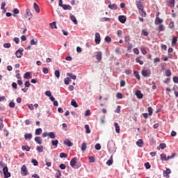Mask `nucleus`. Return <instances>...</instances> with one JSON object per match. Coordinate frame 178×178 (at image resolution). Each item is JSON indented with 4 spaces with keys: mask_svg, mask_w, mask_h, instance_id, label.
I'll return each instance as SVG.
<instances>
[{
    "mask_svg": "<svg viewBox=\"0 0 178 178\" xmlns=\"http://www.w3.org/2000/svg\"><path fill=\"white\" fill-rule=\"evenodd\" d=\"M147 111H148V112H149V116H152V112H153L152 108V107H149V108H147Z\"/></svg>",
    "mask_w": 178,
    "mask_h": 178,
    "instance_id": "obj_48",
    "label": "nucleus"
},
{
    "mask_svg": "<svg viewBox=\"0 0 178 178\" xmlns=\"http://www.w3.org/2000/svg\"><path fill=\"white\" fill-rule=\"evenodd\" d=\"M38 44V40L37 38H33L30 41L31 45H37Z\"/></svg>",
    "mask_w": 178,
    "mask_h": 178,
    "instance_id": "obj_14",
    "label": "nucleus"
},
{
    "mask_svg": "<svg viewBox=\"0 0 178 178\" xmlns=\"http://www.w3.org/2000/svg\"><path fill=\"white\" fill-rule=\"evenodd\" d=\"M140 14L143 17H145V16H146V13H145L144 9L142 10H140Z\"/></svg>",
    "mask_w": 178,
    "mask_h": 178,
    "instance_id": "obj_55",
    "label": "nucleus"
},
{
    "mask_svg": "<svg viewBox=\"0 0 178 178\" xmlns=\"http://www.w3.org/2000/svg\"><path fill=\"white\" fill-rule=\"evenodd\" d=\"M89 162H90V163H94V162H95V159H94V156L89 157Z\"/></svg>",
    "mask_w": 178,
    "mask_h": 178,
    "instance_id": "obj_46",
    "label": "nucleus"
},
{
    "mask_svg": "<svg viewBox=\"0 0 178 178\" xmlns=\"http://www.w3.org/2000/svg\"><path fill=\"white\" fill-rule=\"evenodd\" d=\"M59 141L58 140H52L51 141V144L52 145H54V147H58V144Z\"/></svg>",
    "mask_w": 178,
    "mask_h": 178,
    "instance_id": "obj_35",
    "label": "nucleus"
},
{
    "mask_svg": "<svg viewBox=\"0 0 178 178\" xmlns=\"http://www.w3.org/2000/svg\"><path fill=\"white\" fill-rule=\"evenodd\" d=\"M133 51L134 52V54H136V55H138V54H140V51H138V49L137 48H134Z\"/></svg>",
    "mask_w": 178,
    "mask_h": 178,
    "instance_id": "obj_57",
    "label": "nucleus"
},
{
    "mask_svg": "<svg viewBox=\"0 0 178 178\" xmlns=\"http://www.w3.org/2000/svg\"><path fill=\"white\" fill-rule=\"evenodd\" d=\"M142 74L143 77H149L151 74V71H149V70H143Z\"/></svg>",
    "mask_w": 178,
    "mask_h": 178,
    "instance_id": "obj_3",
    "label": "nucleus"
},
{
    "mask_svg": "<svg viewBox=\"0 0 178 178\" xmlns=\"http://www.w3.org/2000/svg\"><path fill=\"white\" fill-rule=\"evenodd\" d=\"M118 20L120 23H126V17H124V15H120L118 17Z\"/></svg>",
    "mask_w": 178,
    "mask_h": 178,
    "instance_id": "obj_11",
    "label": "nucleus"
},
{
    "mask_svg": "<svg viewBox=\"0 0 178 178\" xmlns=\"http://www.w3.org/2000/svg\"><path fill=\"white\" fill-rule=\"evenodd\" d=\"M170 173H172V171L170 170V169L168 168L166 170H164L163 172V175L164 176V177H170L169 175H170Z\"/></svg>",
    "mask_w": 178,
    "mask_h": 178,
    "instance_id": "obj_9",
    "label": "nucleus"
},
{
    "mask_svg": "<svg viewBox=\"0 0 178 178\" xmlns=\"http://www.w3.org/2000/svg\"><path fill=\"white\" fill-rule=\"evenodd\" d=\"M64 144L65 145H67V147L73 146V143H72V142H70L69 139H66L65 140H64Z\"/></svg>",
    "mask_w": 178,
    "mask_h": 178,
    "instance_id": "obj_13",
    "label": "nucleus"
},
{
    "mask_svg": "<svg viewBox=\"0 0 178 178\" xmlns=\"http://www.w3.org/2000/svg\"><path fill=\"white\" fill-rule=\"evenodd\" d=\"M114 126L116 133H120V127H119V124H118V122H115Z\"/></svg>",
    "mask_w": 178,
    "mask_h": 178,
    "instance_id": "obj_17",
    "label": "nucleus"
},
{
    "mask_svg": "<svg viewBox=\"0 0 178 178\" xmlns=\"http://www.w3.org/2000/svg\"><path fill=\"white\" fill-rule=\"evenodd\" d=\"M36 149L39 152H44V147L43 146H37Z\"/></svg>",
    "mask_w": 178,
    "mask_h": 178,
    "instance_id": "obj_29",
    "label": "nucleus"
},
{
    "mask_svg": "<svg viewBox=\"0 0 178 178\" xmlns=\"http://www.w3.org/2000/svg\"><path fill=\"white\" fill-rule=\"evenodd\" d=\"M67 76H68V77H70V79H72V80H76V75L73 74L72 73H67Z\"/></svg>",
    "mask_w": 178,
    "mask_h": 178,
    "instance_id": "obj_22",
    "label": "nucleus"
},
{
    "mask_svg": "<svg viewBox=\"0 0 178 178\" xmlns=\"http://www.w3.org/2000/svg\"><path fill=\"white\" fill-rule=\"evenodd\" d=\"M96 59L98 60V62H101L102 60V52H96Z\"/></svg>",
    "mask_w": 178,
    "mask_h": 178,
    "instance_id": "obj_5",
    "label": "nucleus"
},
{
    "mask_svg": "<svg viewBox=\"0 0 178 178\" xmlns=\"http://www.w3.org/2000/svg\"><path fill=\"white\" fill-rule=\"evenodd\" d=\"M43 73H44V74H48L49 70L48 68L47 67H44L42 70Z\"/></svg>",
    "mask_w": 178,
    "mask_h": 178,
    "instance_id": "obj_56",
    "label": "nucleus"
},
{
    "mask_svg": "<svg viewBox=\"0 0 178 178\" xmlns=\"http://www.w3.org/2000/svg\"><path fill=\"white\" fill-rule=\"evenodd\" d=\"M48 136H49L50 138H55V137H56V136L55 135V133L54 132H49L48 134Z\"/></svg>",
    "mask_w": 178,
    "mask_h": 178,
    "instance_id": "obj_31",
    "label": "nucleus"
},
{
    "mask_svg": "<svg viewBox=\"0 0 178 178\" xmlns=\"http://www.w3.org/2000/svg\"><path fill=\"white\" fill-rule=\"evenodd\" d=\"M13 41L17 44H19L20 39H19V38H14Z\"/></svg>",
    "mask_w": 178,
    "mask_h": 178,
    "instance_id": "obj_60",
    "label": "nucleus"
},
{
    "mask_svg": "<svg viewBox=\"0 0 178 178\" xmlns=\"http://www.w3.org/2000/svg\"><path fill=\"white\" fill-rule=\"evenodd\" d=\"M10 108H15V102H10L9 104Z\"/></svg>",
    "mask_w": 178,
    "mask_h": 178,
    "instance_id": "obj_61",
    "label": "nucleus"
},
{
    "mask_svg": "<svg viewBox=\"0 0 178 178\" xmlns=\"http://www.w3.org/2000/svg\"><path fill=\"white\" fill-rule=\"evenodd\" d=\"M71 105L72 106H74V108H78L79 107V104H77V102H76V101H74V99L72 100Z\"/></svg>",
    "mask_w": 178,
    "mask_h": 178,
    "instance_id": "obj_26",
    "label": "nucleus"
},
{
    "mask_svg": "<svg viewBox=\"0 0 178 178\" xmlns=\"http://www.w3.org/2000/svg\"><path fill=\"white\" fill-rule=\"evenodd\" d=\"M70 17L72 22H73L74 24H77V19H76V17L74 15L70 14Z\"/></svg>",
    "mask_w": 178,
    "mask_h": 178,
    "instance_id": "obj_16",
    "label": "nucleus"
},
{
    "mask_svg": "<svg viewBox=\"0 0 178 178\" xmlns=\"http://www.w3.org/2000/svg\"><path fill=\"white\" fill-rule=\"evenodd\" d=\"M95 42L97 44H99V42H101V35H99V33H95Z\"/></svg>",
    "mask_w": 178,
    "mask_h": 178,
    "instance_id": "obj_4",
    "label": "nucleus"
},
{
    "mask_svg": "<svg viewBox=\"0 0 178 178\" xmlns=\"http://www.w3.org/2000/svg\"><path fill=\"white\" fill-rule=\"evenodd\" d=\"M143 144H144V142H143V139H139L136 142V145H138V147H143Z\"/></svg>",
    "mask_w": 178,
    "mask_h": 178,
    "instance_id": "obj_25",
    "label": "nucleus"
},
{
    "mask_svg": "<svg viewBox=\"0 0 178 178\" xmlns=\"http://www.w3.org/2000/svg\"><path fill=\"white\" fill-rule=\"evenodd\" d=\"M15 55H16L17 58H22L23 56V49H18L15 52Z\"/></svg>",
    "mask_w": 178,
    "mask_h": 178,
    "instance_id": "obj_8",
    "label": "nucleus"
},
{
    "mask_svg": "<svg viewBox=\"0 0 178 178\" xmlns=\"http://www.w3.org/2000/svg\"><path fill=\"white\" fill-rule=\"evenodd\" d=\"M67 154L66 153H60V158H67Z\"/></svg>",
    "mask_w": 178,
    "mask_h": 178,
    "instance_id": "obj_50",
    "label": "nucleus"
},
{
    "mask_svg": "<svg viewBox=\"0 0 178 178\" xmlns=\"http://www.w3.org/2000/svg\"><path fill=\"white\" fill-rule=\"evenodd\" d=\"M141 57H138L136 58V62H137L138 63H140V65H144V62H143L142 60H140Z\"/></svg>",
    "mask_w": 178,
    "mask_h": 178,
    "instance_id": "obj_39",
    "label": "nucleus"
},
{
    "mask_svg": "<svg viewBox=\"0 0 178 178\" xmlns=\"http://www.w3.org/2000/svg\"><path fill=\"white\" fill-rule=\"evenodd\" d=\"M24 138H25V140H31V138H33V134H25Z\"/></svg>",
    "mask_w": 178,
    "mask_h": 178,
    "instance_id": "obj_19",
    "label": "nucleus"
},
{
    "mask_svg": "<svg viewBox=\"0 0 178 178\" xmlns=\"http://www.w3.org/2000/svg\"><path fill=\"white\" fill-rule=\"evenodd\" d=\"M165 75L167 76V77L172 76V72H170V70H167L165 71Z\"/></svg>",
    "mask_w": 178,
    "mask_h": 178,
    "instance_id": "obj_42",
    "label": "nucleus"
},
{
    "mask_svg": "<svg viewBox=\"0 0 178 178\" xmlns=\"http://www.w3.org/2000/svg\"><path fill=\"white\" fill-rule=\"evenodd\" d=\"M24 79H30V72H26L24 75Z\"/></svg>",
    "mask_w": 178,
    "mask_h": 178,
    "instance_id": "obj_51",
    "label": "nucleus"
},
{
    "mask_svg": "<svg viewBox=\"0 0 178 178\" xmlns=\"http://www.w3.org/2000/svg\"><path fill=\"white\" fill-rule=\"evenodd\" d=\"M33 8L35 12H37V13H40V7H38V5L37 4V3H33Z\"/></svg>",
    "mask_w": 178,
    "mask_h": 178,
    "instance_id": "obj_21",
    "label": "nucleus"
},
{
    "mask_svg": "<svg viewBox=\"0 0 178 178\" xmlns=\"http://www.w3.org/2000/svg\"><path fill=\"white\" fill-rule=\"evenodd\" d=\"M60 168L63 170L66 169V165L65 164H60Z\"/></svg>",
    "mask_w": 178,
    "mask_h": 178,
    "instance_id": "obj_63",
    "label": "nucleus"
},
{
    "mask_svg": "<svg viewBox=\"0 0 178 178\" xmlns=\"http://www.w3.org/2000/svg\"><path fill=\"white\" fill-rule=\"evenodd\" d=\"M95 148L97 151H99V149H101V144L97 143L95 146Z\"/></svg>",
    "mask_w": 178,
    "mask_h": 178,
    "instance_id": "obj_41",
    "label": "nucleus"
},
{
    "mask_svg": "<svg viewBox=\"0 0 178 178\" xmlns=\"http://www.w3.org/2000/svg\"><path fill=\"white\" fill-rule=\"evenodd\" d=\"M22 148L23 151H28V152L30 151V149H31L30 147L24 146V145H23L22 147Z\"/></svg>",
    "mask_w": 178,
    "mask_h": 178,
    "instance_id": "obj_33",
    "label": "nucleus"
},
{
    "mask_svg": "<svg viewBox=\"0 0 178 178\" xmlns=\"http://www.w3.org/2000/svg\"><path fill=\"white\" fill-rule=\"evenodd\" d=\"M104 40H105L106 42H111V41H112V39L109 36H106Z\"/></svg>",
    "mask_w": 178,
    "mask_h": 178,
    "instance_id": "obj_47",
    "label": "nucleus"
},
{
    "mask_svg": "<svg viewBox=\"0 0 178 178\" xmlns=\"http://www.w3.org/2000/svg\"><path fill=\"white\" fill-rule=\"evenodd\" d=\"M76 157H74L70 161V165L72 166V168H74L76 166Z\"/></svg>",
    "mask_w": 178,
    "mask_h": 178,
    "instance_id": "obj_12",
    "label": "nucleus"
},
{
    "mask_svg": "<svg viewBox=\"0 0 178 178\" xmlns=\"http://www.w3.org/2000/svg\"><path fill=\"white\" fill-rule=\"evenodd\" d=\"M109 20H111V19H110V18H108V17H103V18H102V19H101L102 22H108V21H109Z\"/></svg>",
    "mask_w": 178,
    "mask_h": 178,
    "instance_id": "obj_59",
    "label": "nucleus"
},
{
    "mask_svg": "<svg viewBox=\"0 0 178 178\" xmlns=\"http://www.w3.org/2000/svg\"><path fill=\"white\" fill-rule=\"evenodd\" d=\"M163 20L160 19L159 17H156V21H155V24H161V23H163Z\"/></svg>",
    "mask_w": 178,
    "mask_h": 178,
    "instance_id": "obj_28",
    "label": "nucleus"
},
{
    "mask_svg": "<svg viewBox=\"0 0 178 178\" xmlns=\"http://www.w3.org/2000/svg\"><path fill=\"white\" fill-rule=\"evenodd\" d=\"M70 81V78L67 77L64 79V83L66 86H69V83Z\"/></svg>",
    "mask_w": 178,
    "mask_h": 178,
    "instance_id": "obj_34",
    "label": "nucleus"
},
{
    "mask_svg": "<svg viewBox=\"0 0 178 178\" xmlns=\"http://www.w3.org/2000/svg\"><path fill=\"white\" fill-rule=\"evenodd\" d=\"M86 149H87V144H86V143H83L81 145V151L84 152Z\"/></svg>",
    "mask_w": 178,
    "mask_h": 178,
    "instance_id": "obj_30",
    "label": "nucleus"
},
{
    "mask_svg": "<svg viewBox=\"0 0 178 178\" xmlns=\"http://www.w3.org/2000/svg\"><path fill=\"white\" fill-rule=\"evenodd\" d=\"M161 161H167L166 159H167V158H166V154H161Z\"/></svg>",
    "mask_w": 178,
    "mask_h": 178,
    "instance_id": "obj_37",
    "label": "nucleus"
},
{
    "mask_svg": "<svg viewBox=\"0 0 178 178\" xmlns=\"http://www.w3.org/2000/svg\"><path fill=\"white\" fill-rule=\"evenodd\" d=\"M113 163V156H111L109 160L106 162L108 166H111Z\"/></svg>",
    "mask_w": 178,
    "mask_h": 178,
    "instance_id": "obj_18",
    "label": "nucleus"
},
{
    "mask_svg": "<svg viewBox=\"0 0 178 178\" xmlns=\"http://www.w3.org/2000/svg\"><path fill=\"white\" fill-rule=\"evenodd\" d=\"M140 51L143 55H147V50L144 47H141Z\"/></svg>",
    "mask_w": 178,
    "mask_h": 178,
    "instance_id": "obj_49",
    "label": "nucleus"
},
{
    "mask_svg": "<svg viewBox=\"0 0 178 178\" xmlns=\"http://www.w3.org/2000/svg\"><path fill=\"white\" fill-rule=\"evenodd\" d=\"M3 172L4 175V178H9L10 177V172H9V170H8L7 166L3 167Z\"/></svg>",
    "mask_w": 178,
    "mask_h": 178,
    "instance_id": "obj_1",
    "label": "nucleus"
},
{
    "mask_svg": "<svg viewBox=\"0 0 178 178\" xmlns=\"http://www.w3.org/2000/svg\"><path fill=\"white\" fill-rule=\"evenodd\" d=\"M175 156H176V153H173L172 154V156H168V157H167V161H170V159H173V158H175Z\"/></svg>",
    "mask_w": 178,
    "mask_h": 178,
    "instance_id": "obj_40",
    "label": "nucleus"
},
{
    "mask_svg": "<svg viewBox=\"0 0 178 178\" xmlns=\"http://www.w3.org/2000/svg\"><path fill=\"white\" fill-rule=\"evenodd\" d=\"M41 133H42V129L41 128H39L35 130V136H40Z\"/></svg>",
    "mask_w": 178,
    "mask_h": 178,
    "instance_id": "obj_27",
    "label": "nucleus"
},
{
    "mask_svg": "<svg viewBox=\"0 0 178 178\" xmlns=\"http://www.w3.org/2000/svg\"><path fill=\"white\" fill-rule=\"evenodd\" d=\"M54 74L57 79H59V77H60V72H59V70H56Z\"/></svg>",
    "mask_w": 178,
    "mask_h": 178,
    "instance_id": "obj_32",
    "label": "nucleus"
},
{
    "mask_svg": "<svg viewBox=\"0 0 178 178\" xmlns=\"http://www.w3.org/2000/svg\"><path fill=\"white\" fill-rule=\"evenodd\" d=\"M135 95H136L137 98H139V99H143V93H141V91L140 90H136L135 92Z\"/></svg>",
    "mask_w": 178,
    "mask_h": 178,
    "instance_id": "obj_10",
    "label": "nucleus"
},
{
    "mask_svg": "<svg viewBox=\"0 0 178 178\" xmlns=\"http://www.w3.org/2000/svg\"><path fill=\"white\" fill-rule=\"evenodd\" d=\"M26 15L25 17L26 19H29V20H30V19H31V17L33 16V14H31V12L30 11V9H26Z\"/></svg>",
    "mask_w": 178,
    "mask_h": 178,
    "instance_id": "obj_7",
    "label": "nucleus"
},
{
    "mask_svg": "<svg viewBox=\"0 0 178 178\" xmlns=\"http://www.w3.org/2000/svg\"><path fill=\"white\" fill-rule=\"evenodd\" d=\"M44 94H45V95L47 96V97H51L52 96V93L51 92V91H49V90H47V91H46L45 92H44Z\"/></svg>",
    "mask_w": 178,
    "mask_h": 178,
    "instance_id": "obj_44",
    "label": "nucleus"
},
{
    "mask_svg": "<svg viewBox=\"0 0 178 178\" xmlns=\"http://www.w3.org/2000/svg\"><path fill=\"white\" fill-rule=\"evenodd\" d=\"M50 27H51V29H58V26H56V22H54L51 23Z\"/></svg>",
    "mask_w": 178,
    "mask_h": 178,
    "instance_id": "obj_36",
    "label": "nucleus"
},
{
    "mask_svg": "<svg viewBox=\"0 0 178 178\" xmlns=\"http://www.w3.org/2000/svg\"><path fill=\"white\" fill-rule=\"evenodd\" d=\"M32 163L33 164L34 166H38V161L35 159H32Z\"/></svg>",
    "mask_w": 178,
    "mask_h": 178,
    "instance_id": "obj_52",
    "label": "nucleus"
},
{
    "mask_svg": "<svg viewBox=\"0 0 178 178\" xmlns=\"http://www.w3.org/2000/svg\"><path fill=\"white\" fill-rule=\"evenodd\" d=\"M120 106H118L117 109L115 111V113H120Z\"/></svg>",
    "mask_w": 178,
    "mask_h": 178,
    "instance_id": "obj_58",
    "label": "nucleus"
},
{
    "mask_svg": "<svg viewBox=\"0 0 178 178\" xmlns=\"http://www.w3.org/2000/svg\"><path fill=\"white\" fill-rule=\"evenodd\" d=\"M173 81H174V83H178V77L177 76H174L173 77Z\"/></svg>",
    "mask_w": 178,
    "mask_h": 178,
    "instance_id": "obj_64",
    "label": "nucleus"
},
{
    "mask_svg": "<svg viewBox=\"0 0 178 178\" xmlns=\"http://www.w3.org/2000/svg\"><path fill=\"white\" fill-rule=\"evenodd\" d=\"M136 6L138 10H143L144 9V6H143V2H141L140 1H136Z\"/></svg>",
    "mask_w": 178,
    "mask_h": 178,
    "instance_id": "obj_6",
    "label": "nucleus"
},
{
    "mask_svg": "<svg viewBox=\"0 0 178 178\" xmlns=\"http://www.w3.org/2000/svg\"><path fill=\"white\" fill-rule=\"evenodd\" d=\"M3 47L4 48H9L10 47H11V44H10V43H4V44H3Z\"/></svg>",
    "mask_w": 178,
    "mask_h": 178,
    "instance_id": "obj_53",
    "label": "nucleus"
},
{
    "mask_svg": "<svg viewBox=\"0 0 178 178\" xmlns=\"http://www.w3.org/2000/svg\"><path fill=\"white\" fill-rule=\"evenodd\" d=\"M116 97L119 99H122V98H123V95H122V93H120V92H118L117 95H116Z\"/></svg>",
    "mask_w": 178,
    "mask_h": 178,
    "instance_id": "obj_45",
    "label": "nucleus"
},
{
    "mask_svg": "<svg viewBox=\"0 0 178 178\" xmlns=\"http://www.w3.org/2000/svg\"><path fill=\"white\" fill-rule=\"evenodd\" d=\"M21 175L22 176H27V175H29V171L27 170V168L24 165H22V167L21 168Z\"/></svg>",
    "mask_w": 178,
    "mask_h": 178,
    "instance_id": "obj_2",
    "label": "nucleus"
},
{
    "mask_svg": "<svg viewBox=\"0 0 178 178\" xmlns=\"http://www.w3.org/2000/svg\"><path fill=\"white\" fill-rule=\"evenodd\" d=\"M160 147H161V149H165V147H166V144L161 143V144H160Z\"/></svg>",
    "mask_w": 178,
    "mask_h": 178,
    "instance_id": "obj_62",
    "label": "nucleus"
},
{
    "mask_svg": "<svg viewBox=\"0 0 178 178\" xmlns=\"http://www.w3.org/2000/svg\"><path fill=\"white\" fill-rule=\"evenodd\" d=\"M28 108L30 109V111H34V105L33 104H28Z\"/></svg>",
    "mask_w": 178,
    "mask_h": 178,
    "instance_id": "obj_54",
    "label": "nucleus"
},
{
    "mask_svg": "<svg viewBox=\"0 0 178 178\" xmlns=\"http://www.w3.org/2000/svg\"><path fill=\"white\" fill-rule=\"evenodd\" d=\"M134 74L135 77L137 79V80H140V75L138 74V72L134 71Z\"/></svg>",
    "mask_w": 178,
    "mask_h": 178,
    "instance_id": "obj_38",
    "label": "nucleus"
},
{
    "mask_svg": "<svg viewBox=\"0 0 178 178\" xmlns=\"http://www.w3.org/2000/svg\"><path fill=\"white\" fill-rule=\"evenodd\" d=\"M35 141L37 143V144L41 145L42 144V140L41 139V137L37 136L35 138Z\"/></svg>",
    "mask_w": 178,
    "mask_h": 178,
    "instance_id": "obj_15",
    "label": "nucleus"
},
{
    "mask_svg": "<svg viewBox=\"0 0 178 178\" xmlns=\"http://www.w3.org/2000/svg\"><path fill=\"white\" fill-rule=\"evenodd\" d=\"M176 42H177V38L174 36L172 38V45H175Z\"/></svg>",
    "mask_w": 178,
    "mask_h": 178,
    "instance_id": "obj_43",
    "label": "nucleus"
},
{
    "mask_svg": "<svg viewBox=\"0 0 178 178\" xmlns=\"http://www.w3.org/2000/svg\"><path fill=\"white\" fill-rule=\"evenodd\" d=\"M108 8L114 10H116L118 9V6H116V4H110L108 5Z\"/></svg>",
    "mask_w": 178,
    "mask_h": 178,
    "instance_id": "obj_23",
    "label": "nucleus"
},
{
    "mask_svg": "<svg viewBox=\"0 0 178 178\" xmlns=\"http://www.w3.org/2000/svg\"><path fill=\"white\" fill-rule=\"evenodd\" d=\"M62 8L64 9V10H72V7L70 5L64 4Z\"/></svg>",
    "mask_w": 178,
    "mask_h": 178,
    "instance_id": "obj_20",
    "label": "nucleus"
},
{
    "mask_svg": "<svg viewBox=\"0 0 178 178\" xmlns=\"http://www.w3.org/2000/svg\"><path fill=\"white\" fill-rule=\"evenodd\" d=\"M85 129L86 134H90V133H91V130H90V126L88 124L85 125Z\"/></svg>",
    "mask_w": 178,
    "mask_h": 178,
    "instance_id": "obj_24",
    "label": "nucleus"
}]
</instances>
